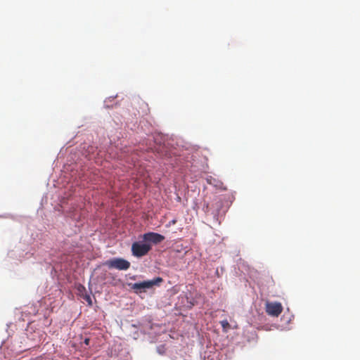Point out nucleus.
Segmentation results:
<instances>
[{"instance_id":"f257e3e1","label":"nucleus","mask_w":360,"mask_h":360,"mask_svg":"<svg viewBox=\"0 0 360 360\" xmlns=\"http://www.w3.org/2000/svg\"><path fill=\"white\" fill-rule=\"evenodd\" d=\"M162 278L160 277H157L153 280L144 281L140 283H135L131 284V289L134 290L135 292H146V289H149L153 288L154 285H159L161 282H162Z\"/></svg>"},{"instance_id":"f03ea898","label":"nucleus","mask_w":360,"mask_h":360,"mask_svg":"<svg viewBox=\"0 0 360 360\" xmlns=\"http://www.w3.org/2000/svg\"><path fill=\"white\" fill-rule=\"evenodd\" d=\"M105 265L109 269H116L118 270H127L130 267V262L122 258H113L107 260Z\"/></svg>"},{"instance_id":"7ed1b4c3","label":"nucleus","mask_w":360,"mask_h":360,"mask_svg":"<svg viewBox=\"0 0 360 360\" xmlns=\"http://www.w3.org/2000/svg\"><path fill=\"white\" fill-rule=\"evenodd\" d=\"M151 250V245L148 243H141L135 242L131 245V251L133 255L141 257L148 254Z\"/></svg>"},{"instance_id":"20e7f679","label":"nucleus","mask_w":360,"mask_h":360,"mask_svg":"<svg viewBox=\"0 0 360 360\" xmlns=\"http://www.w3.org/2000/svg\"><path fill=\"white\" fill-rule=\"evenodd\" d=\"M266 312L271 316L278 317L283 311V307L280 302H269L266 303Z\"/></svg>"},{"instance_id":"39448f33","label":"nucleus","mask_w":360,"mask_h":360,"mask_svg":"<svg viewBox=\"0 0 360 360\" xmlns=\"http://www.w3.org/2000/svg\"><path fill=\"white\" fill-rule=\"evenodd\" d=\"M143 239L146 242L158 244L165 240V236L155 232H148L143 235Z\"/></svg>"},{"instance_id":"423d86ee","label":"nucleus","mask_w":360,"mask_h":360,"mask_svg":"<svg viewBox=\"0 0 360 360\" xmlns=\"http://www.w3.org/2000/svg\"><path fill=\"white\" fill-rule=\"evenodd\" d=\"M220 324L224 332H227L231 327L229 321L226 319L221 321Z\"/></svg>"},{"instance_id":"0eeeda50","label":"nucleus","mask_w":360,"mask_h":360,"mask_svg":"<svg viewBox=\"0 0 360 360\" xmlns=\"http://www.w3.org/2000/svg\"><path fill=\"white\" fill-rule=\"evenodd\" d=\"M84 299L86 300V301L88 302V304L89 305L92 304L91 298V297L89 295H86Z\"/></svg>"},{"instance_id":"6e6552de","label":"nucleus","mask_w":360,"mask_h":360,"mask_svg":"<svg viewBox=\"0 0 360 360\" xmlns=\"http://www.w3.org/2000/svg\"><path fill=\"white\" fill-rule=\"evenodd\" d=\"M176 221H177V220L176 219H174L171 220L167 226H173V225L176 224Z\"/></svg>"},{"instance_id":"1a4fd4ad","label":"nucleus","mask_w":360,"mask_h":360,"mask_svg":"<svg viewBox=\"0 0 360 360\" xmlns=\"http://www.w3.org/2000/svg\"><path fill=\"white\" fill-rule=\"evenodd\" d=\"M214 201H216L217 202H219V203H221V198L217 196L215 198H214Z\"/></svg>"},{"instance_id":"9d476101","label":"nucleus","mask_w":360,"mask_h":360,"mask_svg":"<svg viewBox=\"0 0 360 360\" xmlns=\"http://www.w3.org/2000/svg\"><path fill=\"white\" fill-rule=\"evenodd\" d=\"M89 342H90V340H89V338H86V339L84 340V344H85L86 345H89Z\"/></svg>"},{"instance_id":"9b49d317","label":"nucleus","mask_w":360,"mask_h":360,"mask_svg":"<svg viewBox=\"0 0 360 360\" xmlns=\"http://www.w3.org/2000/svg\"><path fill=\"white\" fill-rule=\"evenodd\" d=\"M204 209H205V212H208V210H209V205H208V204H207V205H206V207H205V208H204Z\"/></svg>"},{"instance_id":"f8f14e48","label":"nucleus","mask_w":360,"mask_h":360,"mask_svg":"<svg viewBox=\"0 0 360 360\" xmlns=\"http://www.w3.org/2000/svg\"><path fill=\"white\" fill-rule=\"evenodd\" d=\"M219 208H220L219 206H217V210L219 211Z\"/></svg>"}]
</instances>
